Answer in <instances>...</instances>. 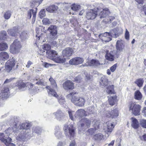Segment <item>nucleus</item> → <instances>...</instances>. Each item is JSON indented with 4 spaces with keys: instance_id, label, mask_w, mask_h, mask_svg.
Listing matches in <instances>:
<instances>
[{
    "instance_id": "f257e3e1",
    "label": "nucleus",
    "mask_w": 146,
    "mask_h": 146,
    "mask_svg": "<svg viewBox=\"0 0 146 146\" xmlns=\"http://www.w3.org/2000/svg\"><path fill=\"white\" fill-rule=\"evenodd\" d=\"M20 28L19 27L17 26L14 27L12 29L8 30V33L12 36H15L17 35L18 34H20V38L22 40H25L28 38L29 36L28 32L27 31H22L20 33Z\"/></svg>"
},
{
    "instance_id": "f03ea898",
    "label": "nucleus",
    "mask_w": 146,
    "mask_h": 146,
    "mask_svg": "<svg viewBox=\"0 0 146 146\" xmlns=\"http://www.w3.org/2000/svg\"><path fill=\"white\" fill-rule=\"evenodd\" d=\"M76 93L72 92L67 96L68 98L71 99V102L76 106L82 107L84 105V99L82 97H78L76 96Z\"/></svg>"
},
{
    "instance_id": "7ed1b4c3",
    "label": "nucleus",
    "mask_w": 146,
    "mask_h": 146,
    "mask_svg": "<svg viewBox=\"0 0 146 146\" xmlns=\"http://www.w3.org/2000/svg\"><path fill=\"white\" fill-rule=\"evenodd\" d=\"M31 126V122H25L22 123L19 126L20 129H23V135H20L19 137L20 139H23L28 138L31 135L30 129Z\"/></svg>"
},
{
    "instance_id": "20e7f679",
    "label": "nucleus",
    "mask_w": 146,
    "mask_h": 146,
    "mask_svg": "<svg viewBox=\"0 0 146 146\" xmlns=\"http://www.w3.org/2000/svg\"><path fill=\"white\" fill-rule=\"evenodd\" d=\"M51 84L52 85L53 89L50 88L49 86H47L46 88L48 89V92L49 95L53 96H54L57 98L58 96V95L55 91L54 90L57 89V86L55 80L51 77L49 79Z\"/></svg>"
},
{
    "instance_id": "39448f33",
    "label": "nucleus",
    "mask_w": 146,
    "mask_h": 146,
    "mask_svg": "<svg viewBox=\"0 0 146 146\" xmlns=\"http://www.w3.org/2000/svg\"><path fill=\"white\" fill-rule=\"evenodd\" d=\"M21 47L20 42L17 39L15 40L10 46V52L13 54L17 53L19 52Z\"/></svg>"
},
{
    "instance_id": "423d86ee",
    "label": "nucleus",
    "mask_w": 146,
    "mask_h": 146,
    "mask_svg": "<svg viewBox=\"0 0 146 146\" xmlns=\"http://www.w3.org/2000/svg\"><path fill=\"white\" fill-rule=\"evenodd\" d=\"M63 129L66 135H69L70 139L73 138L75 135V132L74 128L72 125H66Z\"/></svg>"
},
{
    "instance_id": "0eeeda50",
    "label": "nucleus",
    "mask_w": 146,
    "mask_h": 146,
    "mask_svg": "<svg viewBox=\"0 0 146 146\" xmlns=\"http://www.w3.org/2000/svg\"><path fill=\"white\" fill-rule=\"evenodd\" d=\"M55 25H51L47 29V31L49 34V38L52 40H54L57 38V31Z\"/></svg>"
},
{
    "instance_id": "6e6552de",
    "label": "nucleus",
    "mask_w": 146,
    "mask_h": 146,
    "mask_svg": "<svg viewBox=\"0 0 146 146\" xmlns=\"http://www.w3.org/2000/svg\"><path fill=\"white\" fill-rule=\"evenodd\" d=\"M16 62V60L14 58H12L7 61L5 64V71L8 73L10 72L14 69Z\"/></svg>"
},
{
    "instance_id": "1a4fd4ad",
    "label": "nucleus",
    "mask_w": 146,
    "mask_h": 146,
    "mask_svg": "<svg viewBox=\"0 0 146 146\" xmlns=\"http://www.w3.org/2000/svg\"><path fill=\"white\" fill-rule=\"evenodd\" d=\"M129 110L135 115H140L141 106L138 104L134 103H131L129 106Z\"/></svg>"
},
{
    "instance_id": "9d476101",
    "label": "nucleus",
    "mask_w": 146,
    "mask_h": 146,
    "mask_svg": "<svg viewBox=\"0 0 146 146\" xmlns=\"http://www.w3.org/2000/svg\"><path fill=\"white\" fill-rule=\"evenodd\" d=\"M106 124L104 130L107 135V137H108L114 127V122L109 121L106 123Z\"/></svg>"
},
{
    "instance_id": "9b49d317",
    "label": "nucleus",
    "mask_w": 146,
    "mask_h": 146,
    "mask_svg": "<svg viewBox=\"0 0 146 146\" xmlns=\"http://www.w3.org/2000/svg\"><path fill=\"white\" fill-rule=\"evenodd\" d=\"M98 14L97 9L88 10L86 12V17L88 19L92 20L95 19Z\"/></svg>"
},
{
    "instance_id": "f8f14e48",
    "label": "nucleus",
    "mask_w": 146,
    "mask_h": 146,
    "mask_svg": "<svg viewBox=\"0 0 146 146\" xmlns=\"http://www.w3.org/2000/svg\"><path fill=\"white\" fill-rule=\"evenodd\" d=\"M97 10L98 11V13L101 11L99 14V16L100 18L107 17L110 13L108 9L107 8L102 9H100V7H98L97 8Z\"/></svg>"
},
{
    "instance_id": "ddd939ff",
    "label": "nucleus",
    "mask_w": 146,
    "mask_h": 146,
    "mask_svg": "<svg viewBox=\"0 0 146 146\" xmlns=\"http://www.w3.org/2000/svg\"><path fill=\"white\" fill-rule=\"evenodd\" d=\"M104 115L105 116L112 118L117 117L118 115V111L117 110L114 109L110 112V111H106L104 112Z\"/></svg>"
},
{
    "instance_id": "4468645a",
    "label": "nucleus",
    "mask_w": 146,
    "mask_h": 146,
    "mask_svg": "<svg viewBox=\"0 0 146 146\" xmlns=\"http://www.w3.org/2000/svg\"><path fill=\"white\" fill-rule=\"evenodd\" d=\"M83 58L80 57H76L72 58L69 61V63L71 65H78L81 64L84 62Z\"/></svg>"
},
{
    "instance_id": "2eb2a0df",
    "label": "nucleus",
    "mask_w": 146,
    "mask_h": 146,
    "mask_svg": "<svg viewBox=\"0 0 146 146\" xmlns=\"http://www.w3.org/2000/svg\"><path fill=\"white\" fill-rule=\"evenodd\" d=\"M91 120L87 118L83 119L80 121L81 127L82 129L87 128L90 127L91 124Z\"/></svg>"
},
{
    "instance_id": "dca6fc26",
    "label": "nucleus",
    "mask_w": 146,
    "mask_h": 146,
    "mask_svg": "<svg viewBox=\"0 0 146 146\" xmlns=\"http://www.w3.org/2000/svg\"><path fill=\"white\" fill-rule=\"evenodd\" d=\"M63 87L66 90H72L74 88V84L71 81H67L63 84Z\"/></svg>"
},
{
    "instance_id": "f3484780",
    "label": "nucleus",
    "mask_w": 146,
    "mask_h": 146,
    "mask_svg": "<svg viewBox=\"0 0 146 146\" xmlns=\"http://www.w3.org/2000/svg\"><path fill=\"white\" fill-rule=\"evenodd\" d=\"M73 51L72 48L68 47L63 50L62 54L64 57H69L72 55Z\"/></svg>"
},
{
    "instance_id": "a211bd4d",
    "label": "nucleus",
    "mask_w": 146,
    "mask_h": 146,
    "mask_svg": "<svg viewBox=\"0 0 146 146\" xmlns=\"http://www.w3.org/2000/svg\"><path fill=\"white\" fill-rule=\"evenodd\" d=\"M16 87L17 89L21 91H23L26 89V84L21 81H17L16 84Z\"/></svg>"
},
{
    "instance_id": "6ab92c4d",
    "label": "nucleus",
    "mask_w": 146,
    "mask_h": 146,
    "mask_svg": "<svg viewBox=\"0 0 146 146\" xmlns=\"http://www.w3.org/2000/svg\"><path fill=\"white\" fill-rule=\"evenodd\" d=\"M115 53V51H111L110 52L107 51L105 55L106 59L110 61H113L114 60V56Z\"/></svg>"
},
{
    "instance_id": "aec40b11",
    "label": "nucleus",
    "mask_w": 146,
    "mask_h": 146,
    "mask_svg": "<svg viewBox=\"0 0 146 146\" xmlns=\"http://www.w3.org/2000/svg\"><path fill=\"white\" fill-rule=\"evenodd\" d=\"M56 119L59 120L61 121L63 119L64 114L61 110H58L56 112L53 113Z\"/></svg>"
},
{
    "instance_id": "412c9836",
    "label": "nucleus",
    "mask_w": 146,
    "mask_h": 146,
    "mask_svg": "<svg viewBox=\"0 0 146 146\" xmlns=\"http://www.w3.org/2000/svg\"><path fill=\"white\" fill-rule=\"evenodd\" d=\"M36 9H31L28 12V17L29 19H30L32 15H33V19L32 22L34 23L36 19Z\"/></svg>"
},
{
    "instance_id": "4be33fe9",
    "label": "nucleus",
    "mask_w": 146,
    "mask_h": 146,
    "mask_svg": "<svg viewBox=\"0 0 146 146\" xmlns=\"http://www.w3.org/2000/svg\"><path fill=\"white\" fill-rule=\"evenodd\" d=\"M46 53L47 57L51 60L52 58H55L58 55L57 52L54 50L46 51Z\"/></svg>"
},
{
    "instance_id": "5701e85b",
    "label": "nucleus",
    "mask_w": 146,
    "mask_h": 146,
    "mask_svg": "<svg viewBox=\"0 0 146 146\" xmlns=\"http://www.w3.org/2000/svg\"><path fill=\"white\" fill-rule=\"evenodd\" d=\"M87 114L86 111L83 109H81L78 110L76 112L74 116L75 117H82L84 116H86Z\"/></svg>"
},
{
    "instance_id": "b1692460",
    "label": "nucleus",
    "mask_w": 146,
    "mask_h": 146,
    "mask_svg": "<svg viewBox=\"0 0 146 146\" xmlns=\"http://www.w3.org/2000/svg\"><path fill=\"white\" fill-rule=\"evenodd\" d=\"M124 46L121 41L118 40L116 44V48L117 51L123 52L124 50Z\"/></svg>"
},
{
    "instance_id": "393cba45",
    "label": "nucleus",
    "mask_w": 146,
    "mask_h": 146,
    "mask_svg": "<svg viewBox=\"0 0 146 146\" xmlns=\"http://www.w3.org/2000/svg\"><path fill=\"white\" fill-rule=\"evenodd\" d=\"M52 60L57 63H63L65 62V59L57 55L55 58H52Z\"/></svg>"
},
{
    "instance_id": "a878e982",
    "label": "nucleus",
    "mask_w": 146,
    "mask_h": 146,
    "mask_svg": "<svg viewBox=\"0 0 146 146\" xmlns=\"http://www.w3.org/2000/svg\"><path fill=\"white\" fill-rule=\"evenodd\" d=\"M9 58L8 54L6 52H2L0 53V60H5Z\"/></svg>"
},
{
    "instance_id": "bb28decb",
    "label": "nucleus",
    "mask_w": 146,
    "mask_h": 146,
    "mask_svg": "<svg viewBox=\"0 0 146 146\" xmlns=\"http://www.w3.org/2000/svg\"><path fill=\"white\" fill-rule=\"evenodd\" d=\"M100 85L102 87H103L107 85L108 81L107 78L105 76L102 77L101 80L100 82Z\"/></svg>"
},
{
    "instance_id": "cd10ccee",
    "label": "nucleus",
    "mask_w": 146,
    "mask_h": 146,
    "mask_svg": "<svg viewBox=\"0 0 146 146\" xmlns=\"http://www.w3.org/2000/svg\"><path fill=\"white\" fill-rule=\"evenodd\" d=\"M11 138L8 137L6 140L2 139V141L7 146H15V144L11 143Z\"/></svg>"
},
{
    "instance_id": "c85d7f7f",
    "label": "nucleus",
    "mask_w": 146,
    "mask_h": 146,
    "mask_svg": "<svg viewBox=\"0 0 146 146\" xmlns=\"http://www.w3.org/2000/svg\"><path fill=\"white\" fill-rule=\"evenodd\" d=\"M88 65L90 66L95 67L100 64L99 62L97 60L92 59L88 62Z\"/></svg>"
},
{
    "instance_id": "c756f323",
    "label": "nucleus",
    "mask_w": 146,
    "mask_h": 146,
    "mask_svg": "<svg viewBox=\"0 0 146 146\" xmlns=\"http://www.w3.org/2000/svg\"><path fill=\"white\" fill-rule=\"evenodd\" d=\"M57 7L55 5H52L47 7L46 10L49 12L53 13L57 9Z\"/></svg>"
},
{
    "instance_id": "7c9ffc66",
    "label": "nucleus",
    "mask_w": 146,
    "mask_h": 146,
    "mask_svg": "<svg viewBox=\"0 0 146 146\" xmlns=\"http://www.w3.org/2000/svg\"><path fill=\"white\" fill-rule=\"evenodd\" d=\"M108 36H112L111 33L107 32L103 33L100 34L99 35V38L102 40H104Z\"/></svg>"
},
{
    "instance_id": "2f4dec72",
    "label": "nucleus",
    "mask_w": 146,
    "mask_h": 146,
    "mask_svg": "<svg viewBox=\"0 0 146 146\" xmlns=\"http://www.w3.org/2000/svg\"><path fill=\"white\" fill-rule=\"evenodd\" d=\"M116 100V97L115 96H111L108 98V101L109 104L111 106L114 105Z\"/></svg>"
},
{
    "instance_id": "473e14b6",
    "label": "nucleus",
    "mask_w": 146,
    "mask_h": 146,
    "mask_svg": "<svg viewBox=\"0 0 146 146\" xmlns=\"http://www.w3.org/2000/svg\"><path fill=\"white\" fill-rule=\"evenodd\" d=\"M131 119H132L131 125L132 127L135 129L138 128L139 127V124L137 120L133 118H132Z\"/></svg>"
},
{
    "instance_id": "72a5a7b5",
    "label": "nucleus",
    "mask_w": 146,
    "mask_h": 146,
    "mask_svg": "<svg viewBox=\"0 0 146 146\" xmlns=\"http://www.w3.org/2000/svg\"><path fill=\"white\" fill-rule=\"evenodd\" d=\"M106 91L109 94H114V91L113 89V86L111 85L108 86Z\"/></svg>"
},
{
    "instance_id": "f704fd0d",
    "label": "nucleus",
    "mask_w": 146,
    "mask_h": 146,
    "mask_svg": "<svg viewBox=\"0 0 146 146\" xmlns=\"http://www.w3.org/2000/svg\"><path fill=\"white\" fill-rule=\"evenodd\" d=\"M8 48V45L5 43H0V51L5 50Z\"/></svg>"
},
{
    "instance_id": "c9c22d12",
    "label": "nucleus",
    "mask_w": 146,
    "mask_h": 146,
    "mask_svg": "<svg viewBox=\"0 0 146 146\" xmlns=\"http://www.w3.org/2000/svg\"><path fill=\"white\" fill-rule=\"evenodd\" d=\"M135 98L137 100H140L142 98V94L139 91H137L135 93Z\"/></svg>"
},
{
    "instance_id": "e433bc0d",
    "label": "nucleus",
    "mask_w": 146,
    "mask_h": 146,
    "mask_svg": "<svg viewBox=\"0 0 146 146\" xmlns=\"http://www.w3.org/2000/svg\"><path fill=\"white\" fill-rule=\"evenodd\" d=\"M7 33L5 31H2L0 32V41L5 39L7 35Z\"/></svg>"
},
{
    "instance_id": "4c0bfd02",
    "label": "nucleus",
    "mask_w": 146,
    "mask_h": 146,
    "mask_svg": "<svg viewBox=\"0 0 146 146\" xmlns=\"http://www.w3.org/2000/svg\"><path fill=\"white\" fill-rule=\"evenodd\" d=\"M143 82V79L141 78L137 80L135 82V83L139 87L142 86Z\"/></svg>"
},
{
    "instance_id": "58836bf2",
    "label": "nucleus",
    "mask_w": 146,
    "mask_h": 146,
    "mask_svg": "<svg viewBox=\"0 0 146 146\" xmlns=\"http://www.w3.org/2000/svg\"><path fill=\"white\" fill-rule=\"evenodd\" d=\"M54 134L56 136L58 139H59L62 137V133L59 129H58L57 130H56Z\"/></svg>"
},
{
    "instance_id": "ea45409f",
    "label": "nucleus",
    "mask_w": 146,
    "mask_h": 146,
    "mask_svg": "<svg viewBox=\"0 0 146 146\" xmlns=\"http://www.w3.org/2000/svg\"><path fill=\"white\" fill-rule=\"evenodd\" d=\"M58 101L60 104H64L65 102V98L64 97L61 96L58 97Z\"/></svg>"
},
{
    "instance_id": "a19ab883",
    "label": "nucleus",
    "mask_w": 146,
    "mask_h": 146,
    "mask_svg": "<svg viewBox=\"0 0 146 146\" xmlns=\"http://www.w3.org/2000/svg\"><path fill=\"white\" fill-rule=\"evenodd\" d=\"M32 131L35 133L39 134L41 132V129L39 127H33L32 128Z\"/></svg>"
},
{
    "instance_id": "79ce46f5",
    "label": "nucleus",
    "mask_w": 146,
    "mask_h": 146,
    "mask_svg": "<svg viewBox=\"0 0 146 146\" xmlns=\"http://www.w3.org/2000/svg\"><path fill=\"white\" fill-rule=\"evenodd\" d=\"M80 6L75 4H73L71 6V9L73 11H77L80 8Z\"/></svg>"
},
{
    "instance_id": "37998d69",
    "label": "nucleus",
    "mask_w": 146,
    "mask_h": 146,
    "mask_svg": "<svg viewBox=\"0 0 146 146\" xmlns=\"http://www.w3.org/2000/svg\"><path fill=\"white\" fill-rule=\"evenodd\" d=\"M103 137V135L101 133H99L95 135L94 136V138L96 140H100Z\"/></svg>"
},
{
    "instance_id": "c03bdc74",
    "label": "nucleus",
    "mask_w": 146,
    "mask_h": 146,
    "mask_svg": "<svg viewBox=\"0 0 146 146\" xmlns=\"http://www.w3.org/2000/svg\"><path fill=\"white\" fill-rule=\"evenodd\" d=\"M11 15V12L9 11H8L5 13L4 14V18L6 19H8L10 18Z\"/></svg>"
},
{
    "instance_id": "a18cd8bd",
    "label": "nucleus",
    "mask_w": 146,
    "mask_h": 146,
    "mask_svg": "<svg viewBox=\"0 0 146 146\" xmlns=\"http://www.w3.org/2000/svg\"><path fill=\"white\" fill-rule=\"evenodd\" d=\"M43 49L47 51L50 50V49L51 48V46L50 45L48 44H44L42 47Z\"/></svg>"
},
{
    "instance_id": "49530a36",
    "label": "nucleus",
    "mask_w": 146,
    "mask_h": 146,
    "mask_svg": "<svg viewBox=\"0 0 146 146\" xmlns=\"http://www.w3.org/2000/svg\"><path fill=\"white\" fill-rule=\"evenodd\" d=\"M42 22L43 24L45 25H49L51 23L49 19L47 18H44L43 19Z\"/></svg>"
},
{
    "instance_id": "de8ad7c7",
    "label": "nucleus",
    "mask_w": 146,
    "mask_h": 146,
    "mask_svg": "<svg viewBox=\"0 0 146 146\" xmlns=\"http://www.w3.org/2000/svg\"><path fill=\"white\" fill-rule=\"evenodd\" d=\"M68 113H69V116L70 119L72 120H74V119L73 117V115L74 113V111H73L70 110L68 111Z\"/></svg>"
},
{
    "instance_id": "09e8293b",
    "label": "nucleus",
    "mask_w": 146,
    "mask_h": 146,
    "mask_svg": "<svg viewBox=\"0 0 146 146\" xmlns=\"http://www.w3.org/2000/svg\"><path fill=\"white\" fill-rule=\"evenodd\" d=\"M140 122L141 126L143 127L146 128V120L144 119H141Z\"/></svg>"
},
{
    "instance_id": "8fccbe9b",
    "label": "nucleus",
    "mask_w": 146,
    "mask_h": 146,
    "mask_svg": "<svg viewBox=\"0 0 146 146\" xmlns=\"http://www.w3.org/2000/svg\"><path fill=\"white\" fill-rule=\"evenodd\" d=\"M9 91V88H4V90H2V92L5 93L3 97H8V92Z\"/></svg>"
},
{
    "instance_id": "3c124183",
    "label": "nucleus",
    "mask_w": 146,
    "mask_h": 146,
    "mask_svg": "<svg viewBox=\"0 0 146 146\" xmlns=\"http://www.w3.org/2000/svg\"><path fill=\"white\" fill-rule=\"evenodd\" d=\"M46 15L44 9L41 10L39 13V16L40 18L44 17Z\"/></svg>"
},
{
    "instance_id": "603ef678",
    "label": "nucleus",
    "mask_w": 146,
    "mask_h": 146,
    "mask_svg": "<svg viewBox=\"0 0 146 146\" xmlns=\"http://www.w3.org/2000/svg\"><path fill=\"white\" fill-rule=\"evenodd\" d=\"M117 66V64H114L113 66H111L110 68V69L111 71V72H113L116 70Z\"/></svg>"
},
{
    "instance_id": "864d4df0",
    "label": "nucleus",
    "mask_w": 146,
    "mask_h": 146,
    "mask_svg": "<svg viewBox=\"0 0 146 146\" xmlns=\"http://www.w3.org/2000/svg\"><path fill=\"white\" fill-rule=\"evenodd\" d=\"M125 38L127 40H128L129 38V33L127 29H126V31L125 33Z\"/></svg>"
},
{
    "instance_id": "5fc2aeb1",
    "label": "nucleus",
    "mask_w": 146,
    "mask_h": 146,
    "mask_svg": "<svg viewBox=\"0 0 146 146\" xmlns=\"http://www.w3.org/2000/svg\"><path fill=\"white\" fill-rule=\"evenodd\" d=\"M139 138L141 140L146 142V134L143 135L142 136H140Z\"/></svg>"
},
{
    "instance_id": "6e6d98bb",
    "label": "nucleus",
    "mask_w": 146,
    "mask_h": 146,
    "mask_svg": "<svg viewBox=\"0 0 146 146\" xmlns=\"http://www.w3.org/2000/svg\"><path fill=\"white\" fill-rule=\"evenodd\" d=\"M5 137V136L4 135V134L3 133H0V140L3 143V141H2V139L3 140H6L7 139H5V138H4Z\"/></svg>"
},
{
    "instance_id": "4d7b16f0",
    "label": "nucleus",
    "mask_w": 146,
    "mask_h": 146,
    "mask_svg": "<svg viewBox=\"0 0 146 146\" xmlns=\"http://www.w3.org/2000/svg\"><path fill=\"white\" fill-rule=\"evenodd\" d=\"M107 17L108 19V21H106V22H110L111 21L113 20L114 19V17L113 16H107Z\"/></svg>"
},
{
    "instance_id": "13d9d810",
    "label": "nucleus",
    "mask_w": 146,
    "mask_h": 146,
    "mask_svg": "<svg viewBox=\"0 0 146 146\" xmlns=\"http://www.w3.org/2000/svg\"><path fill=\"white\" fill-rule=\"evenodd\" d=\"M142 113L144 116H146V107L143 108Z\"/></svg>"
},
{
    "instance_id": "bf43d9fd",
    "label": "nucleus",
    "mask_w": 146,
    "mask_h": 146,
    "mask_svg": "<svg viewBox=\"0 0 146 146\" xmlns=\"http://www.w3.org/2000/svg\"><path fill=\"white\" fill-rule=\"evenodd\" d=\"M44 66L46 68H48L49 66H51L53 65V64H50L46 62L44 63Z\"/></svg>"
},
{
    "instance_id": "052dcab7",
    "label": "nucleus",
    "mask_w": 146,
    "mask_h": 146,
    "mask_svg": "<svg viewBox=\"0 0 146 146\" xmlns=\"http://www.w3.org/2000/svg\"><path fill=\"white\" fill-rule=\"evenodd\" d=\"M14 79V78H11L9 79H6L4 82V84H6L11 82L12 80Z\"/></svg>"
},
{
    "instance_id": "680f3d73",
    "label": "nucleus",
    "mask_w": 146,
    "mask_h": 146,
    "mask_svg": "<svg viewBox=\"0 0 146 146\" xmlns=\"http://www.w3.org/2000/svg\"><path fill=\"white\" fill-rule=\"evenodd\" d=\"M65 144V143L64 142L60 141L58 143L57 146H64Z\"/></svg>"
},
{
    "instance_id": "e2e57ef3",
    "label": "nucleus",
    "mask_w": 146,
    "mask_h": 146,
    "mask_svg": "<svg viewBox=\"0 0 146 146\" xmlns=\"http://www.w3.org/2000/svg\"><path fill=\"white\" fill-rule=\"evenodd\" d=\"M110 36H108L104 40H103L105 42H109L111 40V37H110Z\"/></svg>"
},
{
    "instance_id": "0e129e2a",
    "label": "nucleus",
    "mask_w": 146,
    "mask_h": 146,
    "mask_svg": "<svg viewBox=\"0 0 146 146\" xmlns=\"http://www.w3.org/2000/svg\"><path fill=\"white\" fill-rule=\"evenodd\" d=\"M32 64V62L30 60H29L27 62V65H26V66L27 68H29L30 67V66Z\"/></svg>"
},
{
    "instance_id": "69168bd1",
    "label": "nucleus",
    "mask_w": 146,
    "mask_h": 146,
    "mask_svg": "<svg viewBox=\"0 0 146 146\" xmlns=\"http://www.w3.org/2000/svg\"><path fill=\"white\" fill-rule=\"evenodd\" d=\"M82 79L81 77L80 76H78L76 77L75 78V80L76 81L78 82H79L80 81V80Z\"/></svg>"
},
{
    "instance_id": "338daca9",
    "label": "nucleus",
    "mask_w": 146,
    "mask_h": 146,
    "mask_svg": "<svg viewBox=\"0 0 146 146\" xmlns=\"http://www.w3.org/2000/svg\"><path fill=\"white\" fill-rule=\"evenodd\" d=\"M27 86L30 89H31L33 86V85L31 83L28 84H27Z\"/></svg>"
},
{
    "instance_id": "774afa93",
    "label": "nucleus",
    "mask_w": 146,
    "mask_h": 146,
    "mask_svg": "<svg viewBox=\"0 0 146 146\" xmlns=\"http://www.w3.org/2000/svg\"><path fill=\"white\" fill-rule=\"evenodd\" d=\"M86 78L88 80H89L90 78V74H86Z\"/></svg>"
}]
</instances>
